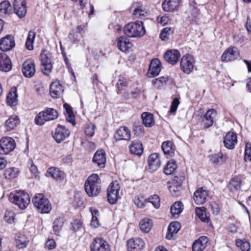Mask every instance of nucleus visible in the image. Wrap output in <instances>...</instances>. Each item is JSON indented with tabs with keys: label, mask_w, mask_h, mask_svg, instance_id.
<instances>
[{
	"label": "nucleus",
	"mask_w": 251,
	"mask_h": 251,
	"mask_svg": "<svg viewBox=\"0 0 251 251\" xmlns=\"http://www.w3.org/2000/svg\"><path fill=\"white\" fill-rule=\"evenodd\" d=\"M183 204L181 201L175 202L171 207V213L172 216L176 218L183 210Z\"/></svg>",
	"instance_id": "e433bc0d"
},
{
	"label": "nucleus",
	"mask_w": 251,
	"mask_h": 251,
	"mask_svg": "<svg viewBox=\"0 0 251 251\" xmlns=\"http://www.w3.org/2000/svg\"><path fill=\"white\" fill-rule=\"evenodd\" d=\"M179 103V101L178 99L175 98L172 102L170 112L171 113L175 112L177 109Z\"/></svg>",
	"instance_id": "680f3d73"
},
{
	"label": "nucleus",
	"mask_w": 251,
	"mask_h": 251,
	"mask_svg": "<svg viewBox=\"0 0 251 251\" xmlns=\"http://www.w3.org/2000/svg\"><path fill=\"white\" fill-rule=\"evenodd\" d=\"M237 143V136L233 132H228L224 137V145L228 149H233Z\"/></svg>",
	"instance_id": "412c9836"
},
{
	"label": "nucleus",
	"mask_w": 251,
	"mask_h": 251,
	"mask_svg": "<svg viewBox=\"0 0 251 251\" xmlns=\"http://www.w3.org/2000/svg\"><path fill=\"white\" fill-rule=\"evenodd\" d=\"M91 251H110V246L102 238L94 239L90 245Z\"/></svg>",
	"instance_id": "9b49d317"
},
{
	"label": "nucleus",
	"mask_w": 251,
	"mask_h": 251,
	"mask_svg": "<svg viewBox=\"0 0 251 251\" xmlns=\"http://www.w3.org/2000/svg\"><path fill=\"white\" fill-rule=\"evenodd\" d=\"M125 34L129 37L140 38L146 34L143 22L137 21L130 22L124 26Z\"/></svg>",
	"instance_id": "f03ea898"
},
{
	"label": "nucleus",
	"mask_w": 251,
	"mask_h": 251,
	"mask_svg": "<svg viewBox=\"0 0 251 251\" xmlns=\"http://www.w3.org/2000/svg\"><path fill=\"white\" fill-rule=\"evenodd\" d=\"M72 229L75 231L79 230L81 228L82 225L81 223L78 220H75L73 223H72Z\"/></svg>",
	"instance_id": "0e129e2a"
},
{
	"label": "nucleus",
	"mask_w": 251,
	"mask_h": 251,
	"mask_svg": "<svg viewBox=\"0 0 251 251\" xmlns=\"http://www.w3.org/2000/svg\"><path fill=\"white\" fill-rule=\"evenodd\" d=\"M208 239L205 236H201L196 240L192 246L193 251H202L207 246Z\"/></svg>",
	"instance_id": "bb28decb"
},
{
	"label": "nucleus",
	"mask_w": 251,
	"mask_h": 251,
	"mask_svg": "<svg viewBox=\"0 0 251 251\" xmlns=\"http://www.w3.org/2000/svg\"><path fill=\"white\" fill-rule=\"evenodd\" d=\"M14 214L10 212H6L4 216V220L7 223L11 224L14 222Z\"/></svg>",
	"instance_id": "052dcab7"
},
{
	"label": "nucleus",
	"mask_w": 251,
	"mask_h": 251,
	"mask_svg": "<svg viewBox=\"0 0 251 251\" xmlns=\"http://www.w3.org/2000/svg\"><path fill=\"white\" fill-rule=\"evenodd\" d=\"M56 243L53 239H48L45 244V247L49 250L54 249L56 247Z\"/></svg>",
	"instance_id": "e2e57ef3"
},
{
	"label": "nucleus",
	"mask_w": 251,
	"mask_h": 251,
	"mask_svg": "<svg viewBox=\"0 0 251 251\" xmlns=\"http://www.w3.org/2000/svg\"><path fill=\"white\" fill-rule=\"evenodd\" d=\"M19 169L15 167L7 168L5 171L4 176L6 179H11L17 177L19 175Z\"/></svg>",
	"instance_id": "a19ab883"
},
{
	"label": "nucleus",
	"mask_w": 251,
	"mask_h": 251,
	"mask_svg": "<svg viewBox=\"0 0 251 251\" xmlns=\"http://www.w3.org/2000/svg\"><path fill=\"white\" fill-rule=\"evenodd\" d=\"M236 244L242 251H249L250 249V243L245 240L237 239L236 241Z\"/></svg>",
	"instance_id": "de8ad7c7"
},
{
	"label": "nucleus",
	"mask_w": 251,
	"mask_h": 251,
	"mask_svg": "<svg viewBox=\"0 0 251 251\" xmlns=\"http://www.w3.org/2000/svg\"><path fill=\"white\" fill-rule=\"evenodd\" d=\"M217 115V111L214 109L208 110L203 115L202 122L205 128L211 127L214 123V119Z\"/></svg>",
	"instance_id": "6ab92c4d"
},
{
	"label": "nucleus",
	"mask_w": 251,
	"mask_h": 251,
	"mask_svg": "<svg viewBox=\"0 0 251 251\" xmlns=\"http://www.w3.org/2000/svg\"><path fill=\"white\" fill-rule=\"evenodd\" d=\"M180 228V224L177 222H174L170 223L168 228V232L166 238L171 239L174 234H176L179 230Z\"/></svg>",
	"instance_id": "c9c22d12"
},
{
	"label": "nucleus",
	"mask_w": 251,
	"mask_h": 251,
	"mask_svg": "<svg viewBox=\"0 0 251 251\" xmlns=\"http://www.w3.org/2000/svg\"><path fill=\"white\" fill-rule=\"evenodd\" d=\"M18 95L17 94V90L15 87H12L8 93L6 101L8 105L11 106H15L17 104Z\"/></svg>",
	"instance_id": "72a5a7b5"
},
{
	"label": "nucleus",
	"mask_w": 251,
	"mask_h": 251,
	"mask_svg": "<svg viewBox=\"0 0 251 251\" xmlns=\"http://www.w3.org/2000/svg\"><path fill=\"white\" fill-rule=\"evenodd\" d=\"M117 46L122 51L126 52L132 48V44L127 38L122 36L117 40Z\"/></svg>",
	"instance_id": "7c9ffc66"
},
{
	"label": "nucleus",
	"mask_w": 251,
	"mask_h": 251,
	"mask_svg": "<svg viewBox=\"0 0 251 251\" xmlns=\"http://www.w3.org/2000/svg\"><path fill=\"white\" fill-rule=\"evenodd\" d=\"M12 65L9 56L4 53H0V71L7 72L12 69Z\"/></svg>",
	"instance_id": "aec40b11"
},
{
	"label": "nucleus",
	"mask_w": 251,
	"mask_h": 251,
	"mask_svg": "<svg viewBox=\"0 0 251 251\" xmlns=\"http://www.w3.org/2000/svg\"><path fill=\"white\" fill-rule=\"evenodd\" d=\"M64 90L61 84L58 81H54L50 85V92L51 96L53 98L60 97Z\"/></svg>",
	"instance_id": "393cba45"
},
{
	"label": "nucleus",
	"mask_w": 251,
	"mask_h": 251,
	"mask_svg": "<svg viewBox=\"0 0 251 251\" xmlns=\"http://www.w3.org/2000/svg\"><path fill=\"white\" fill-rule=\"evenodd\" d=\"M177 168L176 162L173 159L168 161L164 169V172L167 175L172 174Z\"/></svg>",
	"instance_id": "79ce46f5"
},
{
	"label": "nucleus",
	"mask_w": 251,
	"mask_h": 251,
	"mask_svg": "<svg viewBox=\"0 0 251 251\" xmlns=\"http://www.w3.org/2000/svg\"><path fill=\"white\" fill-rule=\"evenodd\" d=\"M147 202L151 203L155 208H158L160 206L159 197L157 195L151 196L147 200Z\"/></svg>",
	"instance_id": "3c124183"
},
{
	"label": "nucleus",
	"mask_w": 251,
	"mask_h": 251,
	"mask_svg": "<svg viewBox=\"0 0 251 251\" xmlns=\"http://www.w3.org/2000/svg\"><path fill=\"white\" fill-rule=\"evenodd\" d=\"M182 188V186L172 184L169 190L173 196H177L179 195V192Z\"/></svg>",
	"instance_id": "5fc2aeb1"
},
{
	"label": "nucleus",
	"mask_w": 251,
	"mask_h": 251,
	"mask_svg": "<svg viewBox=\"0 0 251 251\" xmlns=\"http://www.w3.org/2000/svg\"><path fill=\"white\" fill-rule=\"evenodd\" d=\"M129 151L131 153L137 155H141L143 153V147L142 143L139 140H134L129 146Z\"/></svg>",
	"instance_id": "c756f323"
},
{
	"label": "nucleus",
	"mask_w": 251,
	"mask_h": 251,
	"mask_svg": "<svg viewBox=\"0 0 251 251\" xmlns=\"http://www.w3.org/2000/svg\"><path fill=\"white\" fill-rule=\"evenodd\" d=\"M147 14V12L143 10V7L141 9H139L137 12V14H133V15L136 18H141L143 17H145Z\"/></svg>",
	"instance_id": "774afa93"
},
{
	"label": "nucleus",
	"mask_w": 251,
	"mask_h": 251,
	"mask_svg": "<svg viewBox=\"0 0 251 251\" xmlns=\"http://www.w3.org/2000/svg\"><path fill=\"white\" fill-rule=\"evenodd\" d=\"M148 166L147 169L151 173L157 170L161 165L159 155L156 153L151 154L148 157Z\"/></svg>",
	"instance_id": "ddd939ff"
},
{
	"label": "nucleus",
	"mask_w": 251,
	"mask_h": 251,
	"mask_svg": "<svg viewBox=\"0 0 251 251\" xmlns=\"http://www.w3.org/2000/svg\"><path fill=\"white\" fill-rule=\"evenodd\" d=\"M143 123L147 127H151L154 124L153 115L152 114L144 112L141 115Z\"/></svg>",
	"instance_id": "4c0bfd02"
},
{
	"label": "nucleus",
	"mask_w": 251,
	"mask_h": 251,
	"mask_svg": "<svg viewBox=\"0 0 251 251\" xmlns=\"http://www.w3.org/2000/svg\"><path fill=\"white\" fill-rule=\"evenodd\" d=\"M179 57L180 53L176 50H168L164 55V59L171 64H176Z\"/></svg>",
	"instance_id": "a878e982"
},
{
	"label": "nucleus",
	"mask_w": 251,
	"mask_h": 251,
	"mask_svg": "<svg viewBox=\"0 0 251 251\" xmlns=\"http://www.w3.org/2000/svg\"><path fill=\"white\" fill-rule=\"evenodd\" d=\"M95 126L89 124L86 125L85 128V133L87 136L92 137L95 133Z\"/></svg>",
	"instance_id": "864d4df0"
},
{
	"label": "nucleus",
	"mask_w": 251,
	"mask_h": 251,
	"mask_svg": "<svg viewBox=\"0 0 251 251\" xmlns=\"http://www.w3.org/2000/svg\"><path fill=\"white\" fill-rule=\"evenodd\" d=\"M120 189V185L117 181L112 182L109 185L107 190V197L110 204H114L118 201Z\"/></svg>",
	"instance_id": "423d86ee"
},
{
	"label": "nucleus",
	"mask_w": 251,
	"mask_h": 251,
	"mask_svg": "<svg viewBox=\"0 0 251 251\" xmlns=\"http://www.w3.org/2000/svg\"><path fill=\"white\" fill-rule=\"evenodd\" d=\"M180 0H164L162 4L163 9L167 12L176 10L179 6Z\"/></svg>",
	"instance_id": "cd10ccee"
},
{
	"label": "nucleus",
	"mask_w": 251,
	"mask_h": 251,
	"mask_svg": "<svg viewBox=\"0 0 251 251\" xmlns=\"http://www.w3.org/2000/svg\"><path fill=\"white\" fill-rule=\"evenodd\" d=\"M12 6L10 2L7 0L0 3V17H5L9 15L12 11Z\"/></svg>",
	"instance_id": "2f4dec72"
},
{
	"label": "nucleus",
	"mask_w": 251,
	"mask_h": 251,
	"mask_svg": "<svg viewBox=\"0 0 251 251\" xmlns=\"http://www.w3.org/2000/svg\"><path fill=\"white\" fill-rule=\"evenodd\" d=\"M180 64L181 70L184 73L189 74L193 70L194 58L191 55L187 54L182 57Z\"/></svg>",
	"instance_id": "0eeeda50"
},
{
	"label": "nucleus",
	"mask_w": 251,
	"mask_h": 251,
	"mask_svg": "<svg viewBox=\"0 0 251 251\" xmlns=\"http://www.w3.org/2000/svg\"><path fill=\"white\" fill-rule=\"evenodd\" d=\"M131 138L130 130L126 126H121L115 132L114 138L116 141H129Z\"/></svg>",
	"instance_id": "dca6fc26"
},
{
	"label": "nucleus",
	"mask_w": 251,
	"mask_h": 251,
	"mask_svg": "<svg viewBox=\"0 0 251 251\" xmlns=\"http://www.w3.org/2000/svg\"><path fill=\"white\" fill-rule=\"evenodd\" d=\"M161 71V62L158 58L152 59L147 73V75L150 77H154L159 74Z\"/></svg>",
	"instance_id": "a211bd4d"
},
{
	"label": "nucleus",
	"mask_w": 251,
	"mask_h": 251,
	"mask_svg": "<svg viewBox=\"0 0 251 251\" xmlns=\"http://www.w3.org/2000/svg\"><path fill=\"white\" fill-rule=\"evenodd\" d=\"M207 195V191L203 188L198 189L194 194L195 202L198 205L203 204L206 201Z\"/></svg>",
	"instance_id": "b1692460"
},
{
	"label": "nucleus",
	"mask_w": 251,
	"mask_h": 251,
	"mask_svg": "<svg viewBox=\"0 0 251 251\" xmlns=\"http://www.w3.org/2000/svg\"><path fill=\"white\" fill-rule=\"evenodd\" d=\"M46 176L55 179L59 180L64 178V174L58 168L51 167L48 170Z\"/></svg>",
	"instance_id": "f704fd0d"
},
{
	"label": "nucleus",
	"mask_w": 251,
	"mask_h": 251,
	"mask_svg": "<svg viewBox=\"0 0 251 251\" xmlns=\"http://www.w3.org/2000/svg\"><path fill=\"white\" fill-rule=\"evenodd\" d=\"M223 154L221 153L209 155L210 161L214 164H218L220 160H222Z\"/></svg>",
	"instance_id": "4d7b16f0"
},
{
	"label": "nucleus",
	"mask_w": 251,
	"mask_h": 251,
	"mask_svg": "<svg viewBox=\"0 0 251 251\" xmlns=\"http://www.w3.org/2000/svg\"><path fill=\"white\" fill-rule=\"evenodd\" d=\"M20 120L16 115H12L6 121L5 127L7 131H10L14 128L19 125Z\"/></svg>",
	"instance_id": "473e14b6"
},
{
	"label": "nucleus",
	"mask_w": 251,
	"mask_h": 251,
	"mask_svg": "<svg viewBox=\"0 0 251 251\" xmlns=\"http://www.w3.org/2000/svg\"><path fill=\"white\" fill-rule=\"evenodd\" d=\"M185 179V177L182 175L176 176L174 177L172 184L174 185H176L182 186V183Z\"/></svg>",
	"instance_id": "6e6d98bb"
},
{
	"label": "nucleus",
	"mask_w": 251,
	"mask_h": 251,
	"mask_svg": "<svg viewBox=\"0 0 251 251\" xmlns=\"http://www.w3.org/2000/svg\"><path fill=\"white\" fill-rule=\"evenodd\" d=\"M90 225L94 228H97L100 226V223L98 219V217L92 218Z\"/></svg>",
	"instance_id": "338daca9"
},
{
	"label": "nucleus",
	"mask_w": 251,
	"mask_h": 251,
	"mask_svg": "<svg viewBox=\"0 0 251 251\" xmlns=\"http://www.w3.org/2000/svg\"><path fill=\"white\" fill-rule=\"evenodd\" d=\"M244 160L246 162L251 161V144L247 143L246 145Z\"/></svg>",
	"instance_id": "603ef678"
},
{
	"label": "nucleus",
	"mask_w": 251,
	"mask_h": 251,
	"mask_svg": "<svg viewBox=\"0 0 251 251\" xmlns=\"http://www.w3.org/2000/svg\"><path fill=\"white\" fill-rule=\"evenodd\" d=\"M15 46L14 37L10 34L2 37L0 40V50L7 51L12 50Z\"/></svg>",
	"instance_id": "f8f14e48"
},
{
	"label": "nucleus",
	"mask_w": 251,
	"mask_h": 251,
	"mask_svg": "<svg viewBox=\"0 0 251 251\" xmlns=\"http://www.w3.org/2000/svg\"><path fill=\"white\" fill-rule=\"evenodd\" d=\"M58 113L56 109L52 108H47L39 112L35 118V123L38 126L43 125L45 122L56 119Z\"/></svg>",
	"instance_id": "20e7f679"
},
{
	"label": "nucleus",
	"mask_w": 251,
	"mask_h": 251,
	"mask_svg": "<svg viewBox=\"0 0 251 251\" xmlns=\"http://www.w3.org/2000/svg\"><path fill=\"white\" fill-rule=\"evenodd\" d=\"M14 13L20 18L24 17L26 13V1L25 0H15L14 3Z\"/></svg>",
	"instance_id": "f3484780"
},
{
	"label": "nucleus",
	"mask_w": 251,
	"mask_h": 251,
	"mask_svg": "<svg viewBox=\"0 0 251 251\" xmlns=\"http://www.w3.org/2000/svg\"><path fill=\"white\" fill-rule=\"evenodd\" d=\"M64 225V220L62 218H56L53 222V230L55 234L58 235Z\"/></svg>",
	"instance_id": "49530a36"
},
{
	"label": "nucleus",
	"mask_w": 251,
	"mask_h": 251,
	"mask_svg": "<svg viewBox=\"0 0 251 251\" xmlns=\"http://www.w3.org/2000/svg\"><path fill=\"white\" fill-rule=\"evenodd\" d=\"M16 246L19 249H23L25 248L28 242V239L24 235L19 234L15 239Z\"/></svg>",
	"instance_id": "58836bf2"
},
{
	"label": "nucleus",
	"mask_w": 251,
	"mask_h": 251,
	"mask_svg": "<svg viewBox=\"0 0 251 251\" xmlns=\"http://www.w3.org/2000/svg\"><path fill=\"white\" fill-rule=\"evenodd\" d=\"M173 30L171 27H166L164 28L160 34V37L162 40H166L168 39L169 36L173 34Z\"/></svg>",
	"instance_id": "09e8293b"
},
{
	"label": "nucleus",
	"mask_w": 251,
	"mask_h": 251,
	"mask_svg": "<svg viewBox=\"0 0 251 251\" xmlns=\"http://www.w3.org/2000/svg\"><path fill=\"white\" fill-rule=\"evenodd\" d=\"M41 61L42 72L46 75H49L52 69L50 59L48 58L46 54H42Z\"/></svg>",
	"instance_id": "5701e85b"
},
{
	"label": "nucleus",
	"mask_w": 251,
	"mask_h": 251,
	"mask_svg": "<svg viewBox=\"0 0 251 251\" xmlns=\"http://www.w3.org/2000/svg\"><path fill=\"white\" fill-rule=\"evenodd\" d=\"M32 202L35 207L42 213H48L51 210V205L48 199L42 194H37L32 199Z\"/></svg>",
	"instance_id": "39448f33"
},
{
	"label": "nucleus",
	"mask_w": 251,
	"mask_h": 251,
	"mask_svg": "<svg viewBox=\"0 0 251 251\" xmlns=\"http://www.w3.org/2000/svg\"><path fill=\"white\" fill-rule=\"evenodd\" d=\"M22 73L26 77H32L36 72L35 65L30 60H26L23 64Z\"/></svg>",
	"instance_id": "2eb2a0df"
},
{
	"label": "nucleus",
	"mask_w": 251,
	"mask_h": 251,
	"mask_svg": "<svg viewBox=\"0 0 251 251\" xmlns=\"http://www.w3.org/2000/svg\"><path fill=\"white\" fill-rule=\"evenodd\" d=\"M169 80L168 76H162L157 78H156L153 80V83L154 84L158 85V86H160V85H163Z\"/></svg>",
	"instance_id": "13d9d810"
},
{
	"label": "nucleus",
	"mask_w": 251,
	"mask_h": 251,
	"mask_svg": "<svg viewBox=\"0 0 251 251\" xmlns=\"http://www.w3.org/2000/svg\"><path fill=\"white\" fill-rule=\"evenodd\" d=\"M241 181L236 177L231 179L228 184V188L231 192H234L241 187Z\"/></svg>",
	"instance_id": "a18cd8bd"
},
{
	"label": "nucleus",
	"mask_w": 251,
	"mask_h": 251,
	"mask_svg": "<svg viewBox=\"0 0 251 251\" xmlns=\"http://www.w3.org/2000/svg\"><path fill=\"white\" fill-rule=\"evenodd\" d=\"M161 148L165 154L168 155L170 157L175 156L176 147L172 142L170 141L164 142L162 143Z\"/></svg>",
	"instance_id": "c85d7f7f"
},
{
	"label": "nucleus",
	"mask_w": 251,
	"mask_h": 251,
	"mask_svg": "<svg viewBox=\"0 0 251 251\" xmlns=\"http://www.w3.org/2000/svg\"><path fill=\"white\" fill-rule=\"evenodd\" d=\"M15 141L11 137H3L0 140V153L7 154L15 148Z\"/></svg>",
	"instance_id": "6e6552de"
},
{
	"label": "nucleus",
	"mask_w": 251,
	"mask_h": 251,
	"mask_svg": "<svg viewBox=\"0 0 251 251\" xmlns=\"http://www.w3.org/2000/svg\"><path fill=\"white\" fill-rule=\"evenodd\" d=\"M142 7H143V5L141 3V2H135L132 3L130 9L131 10H133V14H137V12L139 11V9H141Z\"/></svg>",
	"instance_id": "bf43d9fd"
},
{
	"label": "nucleus",
	"mask_w": 251,
	"mask_h": 251,
	"mask_svg": "<svg viewBox=\"0 0 251 251\" xmlns=\"http://www.w3.org/2000/svg\"><path fill=\"white\" fill-rule=\"evenodd\" d=\"M70 134V131L65 126L58 125L52 133V136L57 143H60L68 138Z\"/></svg>",
	"instance_id": "9d476101"
},
{
	"label": "nucleus",
	"mask_w": 251,
	"mask_h": 251,
	"mask_svg": "<svg viewBox=\"0 0 251 251\" xmlns=\"http://www.w3.org/2000/svg\"><path fill=\"white\" fill-rule=\"evenodd\" d=\"M239 55L237 48L231 46L223 52L221 56V60L223 62L232 61L237 59Z\"/></svg>",
	"instance_id": "1a4fd4ad"
},
{
	"label": "nucleus",
	"mask_w": 251,
	"mask_h": 251,
	"mask_svg": "<svg viewBox=\"0 0 251 251\" xmlns=\"http://www.w3.org/2000/svg\"><path fill=\"white\" fill-rule=\"evenodd\" d=\"M35 32L33 31H29L25 42V47L29 50L33 49V42L35 37Z\"/></svg>",
	"instance_id": "c03bdc74"
},
{
	"label": "nucleus",
	"mask_w": 251,
	"mask_h": 251,
	"mask_svg": "<svg viewBox=\"0 0 251 251\" xmlns=\"http://www.w3.org/2000/svg\"><path fill=\"white\" fill-rule=\"evenodd\" d=\"M139 226L144 232H149L152 228V221L148 218L143 219L139 223Z\"/></svg>",
	"instance_id": "ea45409f"
},
{
	"label": "nucleus",
	"mask_w": 251,
	"mask_h": 251,
	"mask_svg": "<svg viewBox=\"0 0 251 251\" xmlns=\"http://www.w3.org/2000/svg\"><path fill=\"white\" fill-rule=\"evenodd\" d=\"M85 190L89 197H96L101 190V180L97 174L89 176L85 182Z\"/></svg>",
	"instance_id": "f257e3e1"
},
{
	"label": "nucleus",
	"mask_w": 251,
	"mask_h": 251,
	"mask_svg": "<svg viewBox=\"0 0 251 251\" xmlns=\"http://www.w3.org/2000/svg\"><path fill=\"white\" fill-rule=\"evenodd\" d=\"M93 162L100 168H104L106 163L105 152L104 150H98L95 153Z\"/></svg>",
	"instance_id": "4be33fe9"
},
{
	"label": "nucleus",
	"mask_w": 251,
	"mask_h": 251,
	"mask_svg": "<svg viewBox=\"0 0 251 251\" xmlns=\"http://www.w3.org/2000/svg\"><path fill=\"white\" fill-rule=\"evenodd\" d=\"M9 200L10 202L17 205L22 209H25L30 201L29 195L22 191L11 193L9 196Z\"/></svg>",
	"instance_id": "7ed1b4c3"
},
{
	"label": "nucleus",
	"mask_w": 251,
	"mask_h": 251,
	"mask_svg": "<svg viewBox=\"0 0 251 251\" xmlns=\"http://www.w3.org/2000/svg\"><path fill=\"white\" fill-rule=\"evenodd\" d=\"M146 202H147V200L145 199L143 196H137L135 198L134 203L138 208L144 207Z\"/></svg>",
	"instance_id": "8fccbe9b"
},
{
	"label": "nucleus",
	"mask_w": 251,
	"mask_h": 251,
	"mask_svg": "<svg viewBox=\"0 0 251 251\" xmlns=\"http://www.w3.org/2000/svg\"><path fill=\"white\" fill-rule=\"evenodd\" d=\"M78 35L74 32L70 33L68 35V38L72 41L73 43H75L78 41Z\"/></svg>",
	"instance_id": "69168bd1"
},
{
	"label": "nucleus",
	"mask_w": 251,
	"mask_h": 251,
	"mask_svg": "<svg viewBox=\"0 0 251 251\" xmlns=\"http://www.w3.org/2000/svg\"><path fill=\"white\" fill-rule=\"evenodd\" d=\"M195 211L197 216L202 222L208 223L209 221V218L206 215L205 209L204 207H197Z\"/></svg>",
	"instance_id": "37998d69"
},
{
	"label": "nucleus",
	"mask_w": 251,
	"mask_h": 251,
	"mask_svg": "<svg viewBox=\"0 0 251 251\" xmlns=\"http://www.w3.org/2000/svg\"><path fill=\"white\" fill-rule=\"evenodd\" d=\"M126 245L128 251H140L143 249L145 244L142 239L137 238L128 240Z\"/></svg>",
	"instance_id": "4468645a"
}]
</instances>
